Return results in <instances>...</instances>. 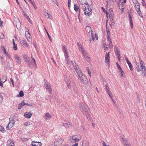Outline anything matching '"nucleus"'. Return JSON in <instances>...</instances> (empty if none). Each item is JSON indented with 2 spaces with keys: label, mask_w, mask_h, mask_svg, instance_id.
<instances>
[{
  "label": "nucleus",
  "mask_w": 146,
  "mask_h": 146,
  "mask_svg": "<svg viewBox=\"0 0 146 146\" xmlns=\"http://www.w3.org/2000/svg\"><path fill=\"white\" fill-rule=\"evenodd\" d=\"M80 109L82 113L86 116L87 118H90V111L88 107L83 103H80L79 104Z\"/></svg>",
  "instance_id": "1"
},
{
  "label": "nucleus",
  "mask_w": 146,
  "mask_h": 146,
  "mask_svg": "<svg viewBox=\"0 0 146 146\" xmlns=\"http://www.w3.org/2000/svg\"><path fill=\"white\" fill-rule=\"evenodd\" d=\"M80 73V74L78 75V79L84 84H87L88 82V80L86 77L83 75L82 73Z\"/></svg>",
  "instance_id": "2"
},
{
  "label": "nucleus",
  "mask_w": 146,
  "mask_h": 146,
  "mask_svg": "<svg viewBox=\"0 0 146 146\" xmlns=\"http://www.w3.org/2000/svg\"><path fill=\"white\" fill-rule=\"evenodd\" d=\"M80 3L82 5L83 9H91L92 6L89 5L87 2V0H79Z\"/></svg>",
  "instance_id": "3"
},
{
  "label": "nucleus",
  "mask_w": 146,
  "mask_h": 146,
  "mask_svg": "<svg viewBox=\"0 0 146 146\" xmlns=\"http://www.w3.org/2000/svg\"><path fill=\"white\" fill-rule=\"evenodd\" d=\"M140 64H141V68L142 69V71L143 72L142 75L145 76L146 75V68L144 64V62L142 60L140 61Z\"/></svg>",
  "instance_id": "4"
},
{
  "label": "nucleus",
  "mask_w": 146,
  "mask_h": 146,
  "mask_svg": "<svg viewBox=\"0 0 146 146\" xmlns=\"http://www.w3.org/2000/svg\"><path fill=\"white\" fill-rule=\"evenodd\" d=\"M44 83L46 89L48 91L49 93H51L52 90L50 84L46 80H44Z\"/></svg>",
  "instance_id": "5"
},
{
  "label": "nucleus",
  "mask_w": 146,
  "mask_h": 146,
  "mask_svg": "<svg viewBox=\"0 0 146 146\" xmlns=\"http://www.w3.org/2000/svg\"><path fill=\"white\" fill-rule=\"evenodd\" d=\"M72 65L74 66L75 70L77 72L78 75V74H80V73H82L79 66L75 63L74 62V63H72Z\"/></svg>",
  "instance_id": "6"
},
{
  "label": "nucleus",
  "mask_w": 146,
  "mask_h": 146,
  "mask_svg": "<svg viewBox=\"0 0 146 146\" xmlns=\"http://www.w3.org/2000/svg\"><path fill=\"white\" fill-rule=\"evenodd\" d=\"M63 140L61 138L57 139L54 142V145L56 146H59L61 145Z\"/></svg>",
  "instance_id": "7"
},
{
  "label": "nucleus",
  "mask_w": 146,
  "mask_h": 146,
  "mask_svg": "<svg viewBox=\"0 0 146 146\" xmlns=\"http://www.w3.org/2000/svg\"><path fill=\"white\" fill-rule=\"evenodd\" d=\"M25 34L28 41L29 42H31L32 41V39L30 37L31 35L29 32V31H27L26 32H25Z\"/></svg>",
  "instance_id": "8"
},
{
  "label": "nucleus",
  "mask_w": 146,
  "mask_h": 146,
  "mask_svg": "<svg viewBox=\"0 0 146 146\" xmlns=\"http://www.w3.org/2000/svg\"><path fill=\"white\" fill-rule=\"evenodd\" d=\"M20 43L24 47H28L29 46V45L27 43L26 41L24 39L21 40Z\"/></svg>",
  "instance_id": "9"
},
{
  "label": "nucleus",
  "mask_w": 146,
  "mask_h": 146,
  "mask_svg": "<svg viewBox=\"0 0 146 146\" xmlns=\"http://www.w3.org/2000/svg\"><path fill=\"white\" fill-rule=\"evenodd\" d=\"M15 59L16 62L17 63L19 64H21V58L18 55H15Z\"/></svg>",
  "instance_id": "10"
},
{
  "label": "nucleus",
  "mask_w": 146,
  "mask_h": 146,
  "mask_svg": "<svg viewBox=\"0 0 146 146\" xmlns=\"http://www.w3.org/2000/svg\"><path fill=\"white\" fill-rule=\"evenodd\" d=\"M84 12L85 15L90 16L92 14V10H84Z\"/></svg>",
  "instance_id": "11"
},
{
  "label": "nucleus",
  "mask_w": 146,
  "mask_h": 146,
  "mask_svg": "<svg viewBox=\"0 0 146 146\" xmlns=\"http://www.w3.org/2000/svg\"><path fill=\"white\" fill-rule=\"evenodd\" d=\"M110 60V52H108L105 56V62L109 64Z\"/></svg>",
  "instance_id": "12"
},
{
  "label": "nucleus",
  "mask_w": 146,
  "mask_h": 146,
  "mask_svg": "<svg viewBox=\"0 0 146 146\" xmlns=\"http://www.w3.org/2000/svg\"><path fill=\"white\" fill-rule=\"evenodd\" d=\"M85 30L86 32L88 33L90 35L91 34V33H93L91 27L89 26L86 27L85 28Z\"/></svg>",
  "instance_id": "13"
},
{
  "label": "nucleus",
  "mask_w": 146,
  "mask_h": 146,
  "mask_svg": "<svg viewBox=\"0 0 146 146\" xmlns=\"http://www.w3.org/2000/svg\"><path fill=\"white\" fill-rule=\"evenodd\" d=\"M135 69L136 70H137L138 72H140L141 70H142V69L141 68V67L140 68L139 67V64L136 61L135 62Z\"/></svg>",
  "instance_id": "14"
},
{
  "label": "nucleus",
  "mask_w": 146,
  "mask_h": 146,
  "mask_svg": "<svg viewBox=\"0 0 146 146\" xmlns=\"http://www.w3.org/2000/svg\"><path fill=\"white\" fill-rule=\"evenodd\" d=\"M32 113L30 111L29 112H26L24 114L25 117L27 118H30L32 116Z\"/></svg>",
  "instance_id": "15"
},
{
  "label": "nucleus",
  "mask_w": 146,
  "mask_h": 146,
  "mask_svg": "<svg viewBox=\"0 0 146 146\" xmlns=\"http://www.w3.org/2000/svg\"><path fill=\"white\" fill-rule=\"evenodd\" d=\"M122 139L123 140V144L124 146H131L130 143L126 139L122 138Z\"/></svg>",
  "instance_id": "16"
},
{
  "label": "nucleus",
  "mask_w": 146,
  "mask_h": 146,
  "mask_svg": "<svg viewBox=\"0 0 146 146\" xmlns=\"http://www.w3.org/2000/svg\"><path fill=\"white\" fill-rule=\"evenodd\" d=\"M65 80L67 84V86H68V88H69L71 82L70 80L68 77H65Z\"/></svg>",
  "instance_id": "17"
},
{
  "label": "nucleus",
  "mask_w": 146,
  "mask_h": 146,
  "mask_svg": "<svg viewBox=\"0 0 146 146\" xmlns=\"http://www.w3.org/2000/svg\"><path fill=\"white\" fill-rule=\"evenodd\" d=\"M51 116L49 113H46L44 117L45 119L47 120H49L51 118Z\"/></svg>",
  "instance_id": "18"
},
{
  "label": "nucleus",
  "mask_w": 146,
  "mask_h": 146,
  "mask_svg": "<svg viewBox=\"0 0 146 146\" xmlns=\"http://www.w3.org/2000/svg\"><path fill=\"white\" fill-rule=\"evenodd\" d=\"M129 23L130 25V26L131 27V28L132 29L133 27V21L132 16L130 14H129Z\"/></svg>",
  "instance_id": "19"
},
{
  "label": "nucleus",
  "mask_w": 146,
  "mask_h": 146,
  "mask_svg": "<svg viewBox=\"0 0 146 146\" xmlns=\"http://www.w3.org/2000/svg\"><path fill=\"white\" fill-rule=\"evenodd\" d=\"M14 124V123H12V122H11V121H10L9 122L7 125L6 129H10L13 127Z\"/></svg>",
  "instance_id": "20"
},
{
  "label": "nucleus",
  "mask_w": 146,
  "mask_h": 146,
  "mask_svg": "<svg viewBox=\"0 0 146 146\" xmlns=\"http://www.w3.org/2000/svg\"><path fill=\"white\" fill-rule=\"evenodd\" d=\"M83 54L84 58L87 61L89 62L90 61V57L88 56V53L87 52H83Z\"/></svg>",
  "instance_id": "21"
},
{
  "label": "nucleus",
  "mask_w": 146,
  "mask_h": 146,
  "mask_svg": "<svg viewBox=\"0 0 146 146\" xmlns=\"http://www.w3.org/2000/svg\"><path fill=\"white\" fill-rule=\"evenodd\" d=\"M107 40L109 43V47L110 48H113V45L111 38H108L107 39Z\"/></svg>",
  "instance_id": "22"
},
{
  "label": "nucleus",
  "mask_w": 146,
  "mask_h": 146,
  "mask_svg": "<svg viewBox=\"0 0 146 146\" xmlns=\"http://www.w3.org/2000/svg\"><path fill=\"white\" fill-rule=\"evenodd\" d=\"M74 136H74L72 137H71L70 138V141L73 140L74 141V142H76L77 141H79L80 139H78L76 138H75Z\"/></svg>",
  "instance_id": "23"
},
{
  "label": "nucleus",
  "mask_w": 146,
  "mask_h": 146,
  "mask_svg": "<svg viewBox=\"0 0 146 146\" xmlns=\"http://www.w3.org/2000/svg\"><path fill=\"white\" fill-rule=\"evenodd\" d=\"M7 143L9 146H15L13 141L11 139H9L7 141Z\"/></svg>",
  "instance_id": "24"
},
{
  "label": "nucleus",
  "mask_w": 146,
  "mask_h": 146,
  "mask_svg": "<svg viewBox=\"0 0 146 146\" xmlns=\"http://www.w3.org/2000/svg\"><path fill=\"white\" fill-rule=\"evenodd\" d=\"M106 32H107V39H108V38H111L110 37V32L109 31V30L108 29H107L106 28Z\"/></svg>",
  "instance_id": "25"
},
{
  "label": "nucleus",
  "mask_w": 146,
  "mask_h": 146,
  "mask_svg": "<svg viewBox=\"0 0 146 146\" xmlns=\"http://www.w3.org/2000/svg\"><path fill=\"white\" fill-rule=\"evenodd\" d=\"M62 50L64 53H68V52L67 50V49L65 46H63L62 47Z\"/></svg>",
  "instance_id": "26"
},
{
  "label": "nucleus",
  "mask_w": 146,
  "mask_h": 146,
  "mask_svg": "<svg viewBox=\"0 0 146 146\" xmlns=\"http://www.w3.org/2000/svg\"><path fill=\"white\" fill-rule=\"evenodd\" d=\"M65 61L66 63L68 65L70 64L71 63L72 64V63H73L72 61H70V60L69 58L65 59Z\"/></svg>",
  "instance_id": "27"
},
{
  "label": "nucleus",
  "mask_w": 146,
  "mask_h": 146,
  "mask_svg": "<svg viewBox=\"0 0 146 146\" xmlns=\"http://www.w3.org/2000/svg\"><path fill=\"white\" fill-rule=\"evenodd\" d=\"M24 106V102L23 101L22 102L19 104L18 105V109L19 110L21 109L23 106Z\"/></svg>",
  "instance_id": "28"
},
{
  "label": "nucleus",
  "mask_w": 146,
  "mask_h": 146,
  "mask_svg": "<svg viewBox=\"0 0 146 146\" xmlns=\"http://www.w3.org/2000/svg\"><path fill=\"white\" fill-rule=\"evenodd\" d=\"M62 125L66 127H69L71 126V125L69 122L63 123Z\"/></svg>",
  "instance_id": "29"
},
{
  "label": "nucleus",
  "mask_w": 146,
  "mask_h": 146,
  "mask_svg": "<svg viewBox=\"0 0 146 146\" xmlns=\"http://www.w3.org/2000/svg\"><path fill=\"white\" fill-rule=\"evenodd\" d=\"M17 119H16L14 118L13 116L11 117L9 119L10 121H11V122L12 121V122L14 123V124L15 121L17 120Z\"/></svg>",
  "instance_id": "30"
},
{
  "label": "nucleus",
  "mask_w": 146,
  "mask_h": 146,
  "mask_svg": "<svg viewBox=\"0 0 146 146\" xmlns=\"http://www.w3.org/2000/svg\"><path fill=\"white\" fill-rule=\"evenodd\" d=\"M88 142L86 141H84L82 143V146H88Z\"/></svg>",
  "instance_id": "31"
},
{
  "label": "nucleus",
  "mask_w": 146,
  "mask_h": 146,
  "mask_svg": "<svg viewBox=\"0 0 146 146\" xmlns=\"http://www.w3.org/2000/svg\"><path fill=\"white\" fill-rule=\"evenodd\" d=\"M108 14L109 15V17L111 18L113 15V12L112 10H109Z\"/></svg>",
  "instance_id": "32"
},
{
  "label": "nucleus",
  "mask_w": 146,
  "mask_h": 146,
  "mask_svg": "<svg viewBox=\"0 0 146 146\" xmlns=\"http://www.w3.org/2000/svg\"><path fill=\"white\" fill-rule=\"evenodd\" d=\"M115 54L116 55V56L118 58V60H119L120 56V55L119 52L118 50L117 51V52L115 53Z\"/></svg>",
  "instance_id": "33"
},
{
  "label": "nucleus",
  "mask_w": 146,
  "mask_h": 146,
  "mask_svg": "<svg viewBox=\"0 0 146 146\" xmlns=\"http://www.w3.org/2000/svg\"><path fill=\"white\" fill-rule=\"evenodd\" d=\"M105 89L107 93H108L109 92H110L109 87L107 86V84H106L105 86Z\"/></svg>",
  "instance_id": "34"
},
{
  "label": "nucleus",
  "mask_w": 146,
  "mask_h": 146,
  "mask_svg": "<svg viewBox=\"0 0 146 146\" xmlns=\"http://www.w3.org/2000/svg\"><path fill=\"white\" fill-rule=\"evenodd\" d=\"M134 6L135 7V9H140V5L138 3L137 4H135L134 5Z\"/></svg>",
  "instance_id": "35"
},
{
  "label": "nucleus",
  "mask_w": 146,
  "mask_h": 146,
  "mask_svg": "<svg viewBox=\"0 0 146 146\" xmlns=\"http://www.w3.org/2000/svg\"><path fill=\"white\" fill-rule=\"evenodd\" d=\"M24 93L23 92L21 91L20 92L19 94V95H17V97H23L24 96Z\"/></svg>",
  "instance_id": "36"
},
{
  "label": "nucleus",
  "mask_w": 146,
  "mask_h": 146,
  "mask_svg": "<svg viewBox=\"0 0 146 146\" xmlns=\"http://www.w3.org/2000/svg\"><path fill=\"white\" fill-rule=\"evenodd\" d=\"M4 53L5 54V55L7 56L8 59H9L11 58V57L10 55L9 54L8 52H6V50L5 51V52H4Z\"/></svg>",
  "instance_id": "37"
},
{
  "label": "nucleus",
  "mask_w": 146,
  "mask_h": 146,
  "mask_svg": "<svg viewBox=\"0 0 146 146\" xmlns=\"http://www.w3.org/2000/svg\"><path fill=\"white\" fill-rule=\"evenodd\" d=\"M137 13L140 16L142 17L143 15L141 14L140 10H137Z\"/></svg>",
  "instance_id": "38"
},
{
  "label": "nucleus",
  "mask_w": 146,
  "mask_h": 146,
  "mask_svg": "<svg viewBox=\"0 0 146 146\" xmlns=\"http://www.w3.org/2000/svg\"><path fill=\"white\" fill-rule=\"evenodd\" d=\"M79 50H80L82 52V54H83V52H86V51H85V50H84L83 49V48H82V47H80V48H79Z\"/></svg>",
  "instance_id": "39"
},
{
  "label": "nucleus",
  "mask_w": 146,
  "mask_h": 146,
  "mask_svg": "<svg viewBox=\"0 0 146 146\" xmlns=\"http://www.w3.org/2000/svg\"><path fill=\"white\" fill-rule=\"evenodd\" d=\"M119 72L121 73V77L123 76V74L124 73V72L122 70L121 68L119 69L118 70Z\"/></svg>",
  "instance_id": "40"
},
{
  "label": "nucleus",
  "mask_w": 146,
  "mask_h": 146,
  "mask_svg": "<svg viewBox=\"0 0 146 146\" xmlns=\"http://www.w3.org/2000/svg\"><path fill=\"white\" fill-rule=\"evenodd\" d=\"M45 30L46 32V34H47L48 36V37L49 38L50 41H51L52 39H51V38L50 36L49 35V34L48 33V31H47L46 30V29L45 28Z\"/></svg>",
  "instance_id": "41"
},
{
  "label": "nucleus",
  "mask_w": 146,
  "mask_h": 146,
  "mask_svg": "<svg viewBox=\"0 0 146 146\" xmlns=\"http://www.w3.org/2000/svg\"><path fill=\"white\" fill-rule=\"evenodd\" d=\"M128 65L129 66V68H130V70L131 71H133V67L132 65L131 64V63H130L129 64H128Z\"/></svg>",
  "instance_id": "42"
},
{
  "label": "nucleus",
  "mask_w": 146,
  "mask_h": 146,
  "mask_svg": "<svg viewBox=\"0 0 146 146\" xmlns=\"http://www.w3.org/2000/svg\"><path fill=\"white\" fill-rule=\"evenodd\" d=\"M45 13H46L48 15V18L49 19H51L52 18L51 15L48 13V11H46Z\"/></svg>",
  "instance_id": "43"
},
{
  "label": "nucleus",
  "mask_w": 146,
  "mask_h": 146,
  "mask_svg": "<svg viewBox=\"0 0 146 146\" xmlns=\"http://www.w3.org/2000/svg\"><path fill=\"white\" fill-rule=\"evenodd\" d=\"M68 53H64V56L65 58V59L66 58H69V56L68 55Z\"/></svg>",
  "instance_id": "44"
},
{
  "label": "nucleus",
  "mask_w": 146,
  "mask_h": 146,
  "mask_svg": "<svg viewBox=\"0 0 146 146\" xmlns=\"http://www.w3.org/2000/svg\"><path fill=\"white\" fill-rule=\"evenodd\" d=\"M35 146H40L41 145V143L39 142H35Z\"/></svg>",
  "instance_id": "45"
},
{
  "label": "nucleus",
  "mask_w": 146,
  "mask_h": 146,
  "mask_svg": "<svg viewBox=\"0 0 146 146\" xmlns=\"http://www.w3.org/2000/svg\"><path fill=\"white\" fill-rule=\"evenodd\" d=\"M5 131V129L4 128V127L3 126H2L1 125H0V131H1V132H4V131Z\"/></svg>",
  "instance_id": "46"
},
{
  "label": "nucleus",
  "mask_w": 146,
  "mask_h": 146,
  "mask_svg": "<svg viewBox=\"0 0 146 146\" xmlns=\"http://www.w3.org/2000/svg\"><path fill=\"white\" fill-rule=\"evenodd\" d=\"M4 36L2 33H0V38L3 39L4 38Z\"/></svg>",
  "instance_id": "47"
},
{
  "label": "nucleus",
  "mask_w": 146,
  "mask_h": 146,
  "mask_svg": "<svg viewBox=\"0 0 146 146\" xmlns=\"http://www.w3.org/2000/svg\"><path fill=\"white\" fill-rule=\"evenodd\" d=\"M141 3L143 6L144 7H145V8H146V4L144 0H142V2Z\"/></svg>",
  "instance_id": "48"
},
{
  "label": "nucleus",
  "mask_w": 146,
  "mask_h": 146,
  "mask_svg": "<svg viewBox=\"0 0 146 146\" xmlns=\"http://www.w3.org/2000/svg\"><path fill=\"white\" fill-rule=\"evenodd\" d=\"M31 58L33 60V63H34V64L35 66H36V64L35 60V59H34V58L33 57V56H31Z\"/></svg>",
  "instance_id": "49"
},
{
  "label": "nucleus",
  "mask_w": 146,
  "mask_h": 146,
  "mask_svg": "<svg viewBox=\"0 0 146 146\" xmlns=\"http://www.w3.org/2000/svg\"><path fill=\"white\" fill-rule=\"evenodd\" d=\"M28 64L29 65H31V64H33V65H35L34 63H33V62L30 61V60H29L28 62H27Z\"/></svg>",
  "instance_id": "50"
},
{
  "label": "nucleus",
  "mask_w": 146,
  "mask_h": 146,
  "mask_svg": "<svg viewBox=\"0 0 146 146\" xmlns=\"http://www.w3.org/2000/svg\"><path fill=\"white\" fill-rule=\"evenodd\" d=\"M30 125V123L28 122H26L24 123V125L26 126H28Z\"/></svg>",
  "instance_id": "51"
},
{
  "label": "nucleus",
  "mask_w": 146,
  "mask_h": 146,
  "mask_svg": "<svg viewBox=\"0 0 146 146\" xmlns=\"http://www.w3.org/2000/svg\"><path fill=\"white\" fill-rule=\"evenodd\" d=\"M25 62H26L27 63L29 61V58L27 57H26L25 58Z\"/></svg>",
  "instance_id": "52"
},
{
  "label": "nucleus",
  "mask_w": 146,
  "mask_h": 146,
  "mask_svg": "<svg viewBox=\"0 0 146 146\" xmlns=\"http://www.w3.org/2000/svg\"><path fill=\"white\" fill-rule=\"evenodd\" d=\"M106 14L107 17L108 18V13L107 11H106V10H102Z\"/></svg>",
  "instance_id": "53"
},
{
  "label": "nucleus",
  "mask_w": 146,
  "mask_h": 146,
  "mask_svg": "<svg viewBox=\"0 0 146 146\" xmlns=\"http://www.w3.org/2000/svg\"><path fill=\"white\" fill-rule=\"evenodd\" d=\"M21 140L23 141H26L28 140V139L27 138L23 137L21 138Z\"/></svg>",
  "instance_id": "54"
},
{
  "label": "nucleus",
  "mask_w": 146,
  "mask_h": 146,
  "mask_svg": "<svg viewBox=\"0 0 146 146\" xmlns=\"http://www.w3.org/2000/svg\"><path fill=\"white\" fill-rule=\"evenodd\" d=\"M24 105H27L29 106H32L33 105L31 104H28V103H26L24 102Z\"/></svg>",
  "instance_id": "55"
},
{
  "label": "nucleus",
  "mask_w": 146,
  "mask_h": 146,
  "mask_svg": "<svg viewBox=\"0 0 146 146\" xmlns=\"http://www.w3.org/2000/svg\"><path fill=\"white\" fill-rule=\"evenodd\" d=\"M13 49L15 50H17V45L16 44H13Z\"/></svg>",
  "instance_id": "56"
},
{
  "label": "nucleus",
  "mask_w": 146,
  "mask_h": 146,
  "mask_svg": "<svg viewBox=\"0 0 146 146\" xmlns=\"http://www.w3.org/2000/svg\"><path fill=\"white\" fill-rule=\"evenodd\" d=\"M74 9H79V7L76 5V4H75L74 5Z\"/></svg>",
  "instance_id": "57"
},
{
  "label": "nucleus",
  "mask_w": 146,
  "mask_h": 146,
  "mask_svg": "<svg viewBox=\"0 0 146 146\" xmlns=\"http://www.w3.org/2000/svg\"><path fill=\"white\" fill-rule=\"evenodd\" d=\"M3 100V96L2 95H0V104L2 102Z\"/></svg>",
  "instance_id": "58"
},
{
  "label": "nucleus",
  "mask_w": 146,
  "mask_h": 146,
  "mask_svg": "<svg viewBox=\"0 0 146 146\" xmlns=\"http://www.w3.org/2000/svg\"><path fill=\"white\" fill-rule=\"evenodd\" d=\"M134 5L135 4H137L138 3V1H137V0H132Z\"/></svg>",
  "instance_id": "59"
},
{
  "label": "nucleus",
  "mask_w": 146,
  "mask_h": 146,
  "mask_svg": "<svg viewBox=\"0 0 146 146\" xmlns=\"http://www.w3.org/2000/svg\"><path fill=\"white\" fill-rule=\"evenodd\" d=\"M92 36V40L94 41V37L93 36V33L92 32L91 33V34H90V35Z\"/></svg>",
  "instance_id": "60"
},
{
  "label": "nucleus",
  "mask_w": 146,
  "mask_h": 146,
  "mask_svg": "<svg viewBox=\"0 0 146 146\" xmlns=\"http://www.w3.org/2000/svg\"><path fill=\"white\" fill-rule=\"evenodd\" d=\"M119 9H124L123 8H120V7H123V4H122V3H121V4L119 5Z\"/></svg>",
  "instance_id": "61"
},
{
  "label": "nucleus",
  "mask_w": 146,
  "mask_h": 146,
  "mask_svg": "<svg viewBox=\"0 0 146 146\" xmlns=\"http://www.w3.org/2000/svg\"><path fill=\"white\" fill-rule=\"evenodd\" d=\"M116 64L117 65V68H118V69L119 70V69H121V67L120 66H119V65L118 63L117 62H116Z\"/></svg>",
  "instance_id": "62"
},
{
  "label": "nucleus",
  "mask_w": 146,
  "mask_h": 146,
  "mask_svg": "<svg viewBox=\"0 0 146 146\" xmlns=\"http://www.w3.org/2000/svg\"><path fill=\"white\" fill-rule=\"evenodd\" d=\"M10 80H11V82H12L13 86V87H14V81H13V79L12 78H11L10 79Z\"/></svg>",
  "instance_id": "63"
},
{
  "label": "nucleus",
  "mask_w": 146,
  "mask_h": 146,
  "mask_svg": "<svg viewBox=\"0 0 146 146\" xmlns=\"http://www.w3.org/2000/svg\"><path fill=\"white\" fill-rule=\"evenodd\" d=\"M108 94L109 96L111 98H112V94L111 92H109L108 93H107Z\"/></svg>",
  "instance_id": "64"
}]
</instances>
